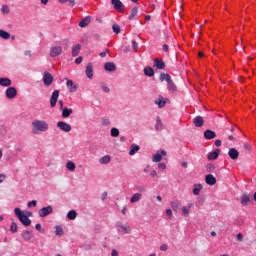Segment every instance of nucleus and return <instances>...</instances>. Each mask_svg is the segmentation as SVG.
Instances as JSON below:
<instances>
[{
  "instance_id": "nucleus-47",
  "label": "nucleus",
  "mask_w": 256,
  "mask_h": 256,
  "mask_svg": "<svg viewBox=\"0 0 256 256\" xmlns=\"http://www.w3.org/2000/svg\"><path fill=\"white\" fill-rule=\"evenodd\" d=\"M17 229H18L17 223L12 222V224H11V226H10V231H11L12 233H17Z\"/></svg>"
},
{
  "instance_id": "nucleus-26",
  "label": "nucleus",
  "mask_w": 256,
  "mask_h": 256,
  "mask_svg": "<svg viewBox=\"0 0 256 256\" xmlns=\"http://www.w3.org/2000/svg\"><path fill=\"white\" fill-rule=\"evenodd\" d=\"M21 235H22L24 241H31V239H33V235L31 234V231H29V230H24Z\"/></svg>"
},
{
  "instance_id": "nucleus-21",
  "label": "nucleus",
  "mask_w": 256,
  "mask_h": 256,
  "mask_svg": "<svg viewBox=\"0 0 256 256\" xmlns=\"http://www.w3.org/2000/svg\"><path fill=\"white\" fill-rule=\"evenodd\" d=\"M193 123L195 127H203V124L205 123V121L203 120V117L197 116L193 119Z\"/></svg>"
},
{
  "instance_id": "nucleus-60",
  "label": "nucleus",
  "mask_w": 256,
  "mask_h": 256,
  "mask_svg": "<svg viewBox=\"0 0 256 256\" xmlns=\"http://www.w3.org/2000/svg\"><path fill=\"white\" fill-rule=\"evenodd\" d=\"M236 239H237V241H243V234L238 233V234L236 235Z\"/></svg>"
},
{
  "instance_id": "nucleus-51",
  "label": "nucleus",
  "mask_w": 256,
  "mask_h": 256,
  "mask_svg": "<svg viewBox=\"0 0 256 256\" xmlns=\"http://www.w3.org/2000/svg\"><path fill=\"white\" fill-rule=\"evenodd\" d=\"M102 90L104 91V93H109V91H111V89H109V87H107V85H105V83L101 84Z\"/></svg>"
},
{
  "instance_id": "nucleus-52",
  "label": "nucleus",
  "mask_w": 256,
  "mask_h": 256,
  "mask_svg": "<svg viewBox=\"0 0 256 256\" xmlns=\"http://www.w3.org/2000/svg\"><path fill=\"white\" fill-rule=\"evenodd\" d=\"M28 207H37V200H32L28 202L27 204Z\"/></svg>"
},
{
  "instance_id": "nucleus-32",
  "label": "nucleus",
  "mask_w": 256,
  "mask_h": 256,
  "mask_svg": "<svg viewBox=\"0 0 256 256\" xmlns=\"http://www.w3.org/2000/svg\"><path fill=\"white\" fill-rule=\"evenodd\" d=\"M168 83V91H170V93H175V91H177V86L175 85V83H173V80L171 79Z\"/></svg>"
},
{
  "instance_id": "nucleus-42",
  "label": "nucleus",
  "mask_w": 256,
  "mask_h": 256,
  "mask_svg": "<svg viewBox=\"0 0 256 256\" xmlns=\"http://www.w3.org/2000/svg\"><path fill=\"white\" fill-rule=\"evenodd\" d=\"M112 31L113 33H116V35H119V33H121V27L117 24H113Z\"/></svg>"
},
{
  "instance_id": "nucleus-59",
  "label": "nucleus",
  "mask_w": 256,
  "mask_h": 256,
  "mask_svg": "<svg viewBox=\"0 0 256 256\" xmlns=\"http://www.w3.org/2000/svg\"><path fill=\"white\" fill-rule=\"evenodd\" d=\"M35 228L37 231H40V233H43V228L41 227V224H36Z\"/></svg>"
},
{
  "instance_id": "nucleus-50",
  "label": "nucleus",
  "mask_w": 256,
  "mask_h": 256,
  "mask_svg": "<svg viewBox=\"0 0 256 256\" xmlns=\"http://www.w3.org/2000/svg\"><path fill=\"white\" fill-rule=\"evenodd\" d=\"M243 148L245 149V151H251V144L244 142Z\"/></svg>"
},
{
  "instance_id": "nucleus-30",
  "label": "nucleus",
  "mask_w": 256,
  "mask_h": 256,
  "mask_svg": "<svg viewBox=\"0 0 256 256\" xmlns=\"http://www.w3.org/2000/svg\"><path fill=\"white\" fill-rule=\"evenodd\" d=\"M144 74L146 75V77H153V75H155V70L147 66L144 68Z\"/></svg>"
},
{
  "instance_id": "nucleus-6",
  "label": "nucleus",
  "mask_w": 256,
  "mask_h": 256,
  "mask_svg": "<svg viewBox=\"0 0 256 256\" xmlns=\"http://www.w3.org/2000/svg\"><path fill=\"white\" fill-rule=\"evenodd\" d=\"M111 4L113 5L114 9L118 11V13H123V9H125V5L121 0H111Z\"/></svg>"
},
{
  "instance_id": "nucleus-45",
  "label": "nucleus",
  "mask_w": 256,
  "mask_h": 256,
  "mask_svg": "<svg viewBox=\"0 0 256 256\" xmlns=\"http://www.w3.org/2000/svg\"><path fill=\"white\" fill-rule=\"evenodd\" d=\"M55 235L61 237L63 235V228L61 226H56Z\"/></svg>"
},
{
  "instance_id": "nucleus-62",
  "label": "nucleus",
  "mask_w": 256,
  "mask_h": 256,
  "mask_svg": "<svg viewBox=\"0 0 256 256\" xmlns=\"http://www.w3.org/2000/svg\"><path fill=\"white\" fill-rule=\"evenodd\" d=\"M150 177H152L153 179H155V177H157V172L155 170H152L150 172Z\"/></svg>"
},
{
  "instance_id": "nucleus-34",
  "label": "nucleus",
  "mask_w": 256,
  "mask_h": 256,
  "mask_svg": "<svg viewBox=\"0 0 256 256\" xmlns=\"http://www.w3.org/2000/svg\"><path fill=\"white\" fill-rule=\"evenodd\" d=\"M202 190H203V185L195 184L193 188V195H199V193H201Z\"/></svg>"
},
{
  "instance_id": "nucleus-58",
  "label": "nucleus",
  "mask_w": 256,
  "mask_h": 256,
  "mask_svg": "<svg viewBox=\"0 0 256 256\" xmlns=\"http://www.w3.org/2000/svg\"><path fill=\"white\" fill-rule=\"evenodd\" d=\"M23 213H24V216L27 217L28 219H29V217H33V213L32 212L25 211Z\"/></svg>"
},
{
  "instance_id": "nucleus-33",
  "label": "nucleus",
  "mask_w": 256,
  "mask_h": 256,
  "mask_svg": "<svg viewBox=\"0 0 256 256\" xmlns=\"http://www.w3.org/2000/svg\"><path fill=\"white\" fill-rule=\"evenodd\" d=\"M153 163H161L163 161V156L161 153L157 152L153 157H152Z\"/></svg>"
},
{
  "instance_id": "nucleus-10",
  "label": "nucleus",
  "mask_w": 256,
  "mask_h": 256,
  "mask_svg": "<svg viewBox=\"0 0 256 256\" xmlns=\"http://www.w3.org/2000/svg\"><path fill=\"white\" fill-rule=\"evenodd\" d=\"M228 157H230L232 161H237V159H239V151L235 148H230L228 151Z\"/></svg>"
},
{
  "instance_id": "nucleus-14",
  "label": "nucleus",
  "mask_w": 256,
  "mask_h": 256,
  "mask_svg": "<svg viewBox=\"0 0 256 256\" xmlns=\"http://www.w3.org/2000/svg\"><path fill=\"white\" fill-rule=\"evenodd\" d=\"M240 203L243 207L249 205L251 203V197L248 194H243L240 198Z\"/></svg>"
},
{
  "instance_id": "nucleus-27",
  "label": "nucleus",
  "mask_w": 256,
  "mask_h": 256,
  "mask_svg": "<svg viewBox=\"0 0 256 256\" xmlns=\"http://www.w3.org/2000/svg\"><path fill=\"white\" fill-rule=\"evenodd\" d=\"M81 53V45L76 44L72 47V57H77Z\"/></svg>"
},
{
  "instance_id": "nucleus-18",
  "label": "nucleus",
  "mask_w": 256,
  "mask_h": 256,
  "mask_svg": "<svg viewBox=\"0 0 256 256\" xmlns=\"http://www.w3.org/2000/svg\"><path fill=\"white\" fill-rule=\"evenodd\" d=\"M72 114H73L72 108L65 107L64 109H62V118L63 119H69V117H71Z\"/></svg>"
},
{
  "instance_id": "nucleus-16",
  "label": "nucleus",
  "mask_w": 256,
  "mask_h": 256,
  "mask_svg": "<svg viewBox=\"0 0 256 256\" xmlns=\"http://www.w3.org/2000/svg\"><path fill=\"white\" fill-rule=\"evenodd\" d=\"M217 137V134L213 130H206L204 132V138L207 140L215 139Z\"/></svg>"
},
{
  "instance_id": "nucleus-39",
  "label": "nucleus",
  "mask_w": 256,
  "mask_h": 256,
  "mask_svg": "<svg viewBox=\"0 0 256 256\" xmlns=\"http://www.w3.org/2000/svg\"><path fill=\"white\" fill-rule=\"evenodd\" d=\"M156 131H162L163 129V122H161V118L157 117L156 119V125H155Z\"/></svg>"
},
{
  "instance_id": "nucleus-17",
  "label": "nucleus",
  "mask_w": 256,
  "mask_h": 256,
  "mask_svg": "<svg viewBox=\"0 0 256 256\" xmlns=\"http://www.w3.org/2000/svg\"><path fill=\"white\" fill-rule=\"evenodd\" d=\"M166 104L167 100H165L163 96H160L155 100V105H158L159 109H163V107H165Z\"/></svg>"
},
{
  "instance_id": "nucleus-48",
  "label": "nucleus",
  "mask_w": 256,
  "mask_h": 256,
  "mask_svg": "<svg viewBox=\"0 0 256 256\" xmlns=\"http://www.w3.org/2000/svg\"><path fill=\"white\" fill-rule=\"evenodd\" d=\"M119 135V129L112 128L111 129V137H117Z\"/></svg>"
},
{
  "instance_id": "nucleus-19",
  "label": "nucleus",
  "mask_w": 256,
  "mask_h": 256,
  "mask_svg": "<svg viewBox=\"0 0 256 256\" xmlns=\"http://www.w3.org/2000/svg\"><path fill=\"white\" fill-rule=\"evenodd\" d=\"M11 84H12L11 79L5 78V77L0 78L1 87H11Z\"/></svg>"
},
{
  "instance_id": "nucleus-43",
  "label": "nucleus",
  "mask_w": 256,
  "mask_h": 256,
  "mask_svg": "<svg viewBox=\"0 0 256 256\" xmlns=\"http://www.w3.org/2000/svg\"><path fill=\"white\" fill-rule=\"evenodd\" d=\"M206 171L208 173H213V171H215V164H211V163L207 164L206 165Z\"/></svg>"
},
{
  "instance_id": "nucleus-22",
  "label": "nucleus",
  "mask_w": 256,
  "mask_h": 256,
  "mask_svg": "<svg viewBox=\"0 0 256 256\" xmlns=\"http://www.w3.org/2000/svg\"><path fill=\"white\" fill-rule=\"evenodd\" d=\"M154 67H156V69H165V62L163 60H159L158 58H155Z\"/></svg>"
},
{
  "instance_id": "nucleus-2",
  "label": "nucleus",
  "mask_w": 256,
  "mask_h": 256,
  "mask_svg": "<svg viewBox=\"0 0 256 256\" xmlns=\"http://www.w3.org/2000/svg\"><path fill=\"white\" fill-rule=\"evenodd\" d=\"M14 213L24 227H29V225H31V219L25 216V213H23L20 208H15Z\"/></svg>"
},
{
  "instance_id": "nucleus-64",
  "label": "nucleus",
  "mask_w": 256,
  "mask_h": 256,
  "mask_svg": "<svg viewBox=\"0 0 256 256\" xmlns=\"http://www.w3.org/2000/svg\"><path fill=\"white\" fill-rule=\"evenodd\" d=\"M160 250H161V251H167V245H166V244H162V245L160 246Z\"/></svg>"
},
{
  "instance_id": "nucleus-41",
  "label": "nucleus",
  "mask_w": 256,
  "mask_h": 256,
  "mask_svg": "<svg viewBox=\"0 0 256 256\" xmlns=\"http://www.w3.org/2000/svg\"><path fill=\"white\" fill-rule=\"evenodd\" d=\"M0 37L1 39H9L11 37V34L5 30H0Z\"/></svg>"
},
{
  "instance_id": "nucleus-9",
  "label": "nucleus",
  "mask_w": 256,
  "mask_h": 256,
  "mask_svg": "<svg viewBox=\"0 0 256 256\" xmlns=\"http://www.w3.org/2000/svg\"><path fill=\"white\" fill-rule=\"evenodd\" d=\"M43 81L44 85H46V87H49V85L53 83V75H51V73L49 72H45L43 76Z\"/></svg>"
},
{
  "instance_id": "nucleus-25",
  "label": "nucleus",
  "mask_w": 256,
  "mask_h": 256,
  "mask_svg": "<svg viewBox=\"0 0 256 256\" xmlns=\"http://www.w3.org/2000/svg\"><path fill=\"white\" fill-rule=\"evenodd\" d=\"M193 207V203H189L188 206L182 207V215L183 217H187L189 213H191L190 209Z\"/></svg>"
},
{
  "instance_id": "nucleus-44",
  "label": "nucleus",
  "mask_w": 256,
  "mask_h": 256,
  "mask_svg": "<svg viewBox=\"0 0 256 256\" xmlns=\"http://www.w3.org/2000/svg\"><path fill=\"white\" fill-rule=\"evenodd\" d=\"M101 125H103V127H109V125H111V121L107 118H102Z\"/></svg>"
},
{
  "instance_id": "nucleus-55",
  "label": "nucleus",
  "mask_w": 256,
  "mask_h": 256,
  "mask_svg": "<svg viewBox=\"0 0 256 256\" xmlns=\"http://www.w3.org/2000/svg\"><path fill=\"white\" fill-rule=\"evenodd\" d=\"M136 189H137V191H138L139 193H145V191H146V189H145L144 186H138V187H136Z\"/></svg>"
},
{
  "instance_id": "nucleus-3",
  "label": "nucleus",
  "mask_w": 256,
  "mask_h": 256,
  "mask_svg": "<svg viewBox=\"0 0 256 256\" xmlns=\"http://www.w3.org/2000/svg\"><path fill=\"white\" fill-rule=\"evenodd\" d=\"M63 53V47L61 46H51L50 48V57H59Z\"/></svg>"
},
{
  "instance_id": "nucleus-38",
  "label": "nucleus",
  "mask_w": 256,
  "mask_h": 256,
  "mask_svg": "<svg viewBox=\"0 0 256 256\" xmlns=\"http://www.w3.org/2000/svg\"><path fill=\"white\" fill-rule=\"evenodd\" d=\"M67 217L70 219V221H74V219H77V211L70 210L67 214Z\"/></svg>"
},
{
  "instance_id": "nucleus-12",
  "label": "nucleus",
  "mask_w": 256,
  "mask_h": 256,
  "mask_svg": "<svg viewBox=\"0 0 256 256\" xmlns=\"http://www.w3.org/2000/svg\"><path fill=\"white\" fill-rule=\"evenodd\" d=\"M205 183L207 185H215L217 183V178H215V176H213L212 174H208L205 176Z\"/></svg>"
},
{
  "instance_id": "nucleus-61",
  "label": "nucleus",
  "mask_w": 256,
  "mask_h": 256,
  "mask_svg": "<svg viewBox=\"0 0 256 256\" xmlns=\"http://www.w3.org/2000/svg\"><path fill=\"white\" fill-rule=\"evenodd\" d=\"M107 53H109V49H106L104 52H101L100 57H107Z\"/></svg>"
},
{
  "instance_id": "nucleus-49",
  "label": "nucleus",
  "mask_w": 256,
  "mask_h": 256,
  "mask_svg": "<svg viewBox=\"0 0 256 256\" xmlns=\"http://www.w3.org/2000/svg\"><path fill=\"white\" fill-rule=\"evenodd\" d=\"M1 11L4 15H7L9 13V6L3 5Z\"/></svg>"
},
{
  "instance_id": "nucleus-31",
  "label": "nucleus",
  "mask_w": 256,
  "mask_h": 256,
  "mask_svg": "<svg viewBox=\"0 0 256 256\" xmlns=\"http://www.w3.org/2000/svg\"><path fill=\"white\" fill-rule=\"evenodd\" d=\"M141 193H135L132 195V197L130 198V203H137L138 201H141Z\"/></svg>"
},
{
  "instance_id": "nucleus-35",
  "label": "nucleus",
  "mask_w": 256,
  "mask_h": 256,
  "mask_svg": "<svg viewBox=\"0 0 256 256\" xmlns=\"http://www.w3.org/2000/svg\"><path fill=\"white\" fill-rule=\"evenodd\" d=\"M139 149H140L139 145H137V144H132V145L130 146L129 155H131V156L135 155V153H136L137 151H139Z\"/></svg>"
},
{
  "instance_id": "nucleus-13",
  "label": "nucleus",
  "mask_w": 256,
  "mask_h": 256,
  "mask_svg": "<svg viewBox=\"0 0 256 256\" xmlns=\"http://www.w3.org/2000/svg\"><path fill=\"white\" fill-rule=\"evenodd\" d=\"M105 71H108L109 73H113V71H116L117 66L113 62H107L104 65Z\"/></svg>"
},
{
  "instance_id": "nucleus-7",
  "label": "nucleus",
  "mask_w": 256,
  "mask_h": 256,
  "mask_svg": "<svg viewBox=\"0 0 256 256\" xmlns=\"http://www.w3.org/2000/svg\"><path fill=\"white\" fill-rule=\"evenodd\" d=\"M51 213H53L52 206L43 207L38 211L39 217H47V215H51Z\"/></svg>"
},
{
  "instance_id": "nucleus-56",
  "label": "nucleus",
  "mask_w": 256,
  "mask_h": 256,
  "mask_svg": "<svg viewBox=\"0 0 256 256\" xmlns=\"http://www.w3.org/2000/svg\"><path fill=\"white\" fill-rule=\"evenodd\" d=\"M58 105H59L60 111H63V109H64L63 107H64V105H65V104L63 103V100H59V101H58Z\"/></svg>"
},
{
  "instance_id": "nucleus-28",
  "label": "nucleus",
  "mask_w": 256,
  "mask_h": 256,
  "mask_svg": "<svg viewBox=\"0 0 256 256\" xmlns=\"http://www.w3.org/2000/svg\"><path fill=\"white\" fill-rule=\"evenodd\" d=\"M99 163L101 165H107V164L111 163V156L105 155V156L101 157L99 159Z\"/></svg>"
},
{
  "instance_id": "nucleus-8",
  "label": "nucleus",
  "mask_w": 256,
  "mask_h": 256,
  "mask_svg": "<svg viewBox=\"0 0 256 256\" xmlns=\"http://www.w3.org/2000/svg\"><path fill=\"white\" fill-rule=\"evenodd\" d=\"M6 97L7 99H15V97H17V88L8 87L6 89Z\"/></svg>"
},
{
  "instance_id": "nucleus-4",
  "label": "nucleus",
  "mask_w": 256,
  "mask_h": 256,
  "mask_svg": "<svg viewBox=\"0 0 256 256\" xmlns=\"http://www.w3.org/2000/svg\"><path fill=\"white\" fill-rule=\"evenodd\" d=\"M59 100V90H54L50 97V107L53 109L57 105V101Z\"/></svg>"
},
{
  "instance_id": "nucleus-63",
  "label": "nucleus",
  "mask_w": 256,
  "mask_h": 256,
  "mask_svg": "<svg viewBox=\"0 0 256 256\" xmlns=\"http://www.w3.org/2000/svg\"><path fill=\"white\" fill-rule=\"evenodd\" d=\"M111 255H112V256H119V252H117L116 249H113V250L111 251Z\"/></svg>"
},
{
  "instance_id": "nucleus-24",
  "label": "nucleus",
  "mask_w": 256,
  "mask_h": 256,
  "mask_svg": "<svg viewBox=\"0 0 256 256\" xmlns=\"http://www.w3.org/2000/svg\"><path fill=\"white\" fill-rule=\"evenodd\" d=\"M91 23V16H86L79 22V27H87Z\"/></svg>"
},
{
  "instance_id": "nucleus-15",
  "label": "nucleus",
  "mask_w": 256,
  "mask_h": 256,
  "mask_svg": "<svg viewBox=\"0 0 256 256\" xmlns=\"http://www.w3.org/2000/svg\"><path fill=\"white\" fill-rule=\"evenodd\" d=\"M66 87L70 91V93H75V91H77V85H75L73 80H67Z\"/></svg>"
},
{
  "instance_id": "nucleus-36",
  "label": "nucleus",
  "mask_w": 256,
  "mask_h": 256,
  "mask_svg": "<svg viewBox=\"0 0 256 256\" xmlns=\"http://www.w3.org/2000/svg\"><path fill=\"white\" fill-rule=\"evenodd\" d=\"M76 168H77V165H75V162L68 161L66 163V169H68V171H75Z\"/></svg>"
},
{
  "instance_id": "nucleus-40",
  "label": "nucleus",
  "mask_w": 256,
  "mask_h": 256,
  "mask_svg": "<svg viewBox=\"0 0 256 256\" xmlns=\"http://www.w3.org/2000/svg\"><path fill=\"white\" fill-rule=\"evenodd\" d=\"M160 81H166L167 83L171 81V76L169 74L161 73L160 74Z\"/></svg>"
},
{
  "instance_id": "nucleus-20",
  "label": "nucleus",
  "mask_w": 256,
  "mask_h": 256,
  "mask_svg": "<svg viewBox=\"0 0 256 256\" xmlns=\"http://www.w3.org/2000/svg\"><path fill=\"white\" fill-rule=\"evenodd\" d=\"M86 77H88V79H93V64H88L86 66Z\"/></svg>"
},
{
  "instance_id": "nucleus-54",
  "label": "nucleus",
  "mask_w": 256,
  "mask_h": 256,
  "mask_svg": "<svg viewBox=\"0 0 256 256\" xmlns=\"http://www.w3.org/2000/svg\"><path fill=\"white\" fill-rule=\"evenodd\" d=\"M76 65H81L83 63V57L79 56L78 58L75 59Z\"/></svg>"
},
{
  "instance_id": "nucleus-57",
  "label": "nucleus",
  "mask_w": 256,
  "mask_h": 256,
  "mask_svg": "<svg viewBox=\"0 0 256 256\" xmlns=\"http://www.w3.org/2000/svg\"><path fill=\"white\" fill-rule=\"evenodd\" d=\"M166 215H167L168 217L172 218V217H173V211H172L171 209H167V210H166Z\"/></svg>"
},
{
  "instance_id": "nucleus-5",
  "label": "nucleus",
  "mask_w": 256,
  "mask_h": 256,
  "mask_svg": "<svg viewBox=\"0 0 256 256\" xmlns=\"http://www.w3.org/2000/svg\"><path fill=\"white\" fill-rule=\"evenodd\" d=\"M57 127L60 131H64V133H69V131H71V125L65 121L57 122Z\"/></svg>"
},
{
  "instance_id": "nucleus-53",
  "label": "nucleus",
  "mask_w": 256,
  "mask_h": 256,
  "mask_svg": "<svg viewBox=\"0 0 256 256\" xmlns=\"http://www.w3.org/2000/svg\"><path fill=\"white\" fill-rule=\"evenodd\" d=\"M158 169H161V171H165L167 169V165L165 163H159Z\"/></svg>"
},
{
  "instance_id": "nucleus-23",
  "label": "nucleus",
  "mask_w": 256,
  "mask_h": 256,
  "mask_svg": "<svg viewBox=\"0 0 256 256\" xmlns=\"http://www.w3.org/2000/svg\"><path fill=\"white\" fill-rule=\"evenodd\" d=\"M139 14V9L137 7H134L130 11V15L128 16L129 21H133L135 17Z\"/></svg>"
},
{
  "instance_id": "nucleus-29",
  "label": "nucleus",
  "mask_w": 256,
  "mask_h": 256,
  "mask_svg": "<svg viewBox=\"0 0 256 256\" xmlns=\"http://www.w3.org/2000/svg\"><path fill=\"white\" fill-rule=\"evenodd\" d=\"M170 205L173 211H179V209H181V201H178V200L172 201Z\"/></svg>"
},
{
  "instance_id": "nucleus-37",
  "label": "nucleus",
  "mask_w": 256,
  "mask_h": 256,
  "mask_svg": "<svg viewBox=\"0 0 256 256\" xmlns=\"http://www.w3.org/2000/svg\"><path fill=\"white\" fill-rule=\"evenodd\" d=\"M118 227L124 231L126 235H129L131 233V227L127 225L118 224Z\"/></svg>"
},
{
  "instance_id": "nucleus-46",
  "label": "nucleus",
  "mask_w": 256,
  "mask_h": 256,
  "mask_svg": "<svg viewBox=\"0 0 256 256\" xmlns=\"http://www.w3.org/2000/svg\"><path fill=\"white\" fill-rule=\"evenodd\" d=\"M132 51H134V53L139 51V44L135 40L132 41Z\"/></svg>"
},
{
  "instance_id": "nucleus-11",
  "label": "nucleus",
  "mask_w": 256,
  "mask_h": 256,
  "mask_svg": "<svg viewBox=\"0 0 256 256\" xmlns=\"http://www.w3.org/2000/svg\"><path fill=\"white\" fill-rule=\"evenodd\" d=\"M220 153L221 150L219 148L215 149L213 152L208 153V161H215L216 159H219Z\"/></svg>"
},
{
  "instance_id": "nucleus-1",
  "label": "nucleus",
  "mask_w": 256,
  "mask_h": 256,
  "mask_svg": "<svg viewBox=\"0 0 256 256\" xmlns=\"http://www.w3.org/2000/svg\"><path fill=\"white\" fill-rule=\"evenodd\" d=\"M45 131H49V124L45 120H34L32 122V132L34 135L45 133Z\"/></svg>"
}]
</instances>
